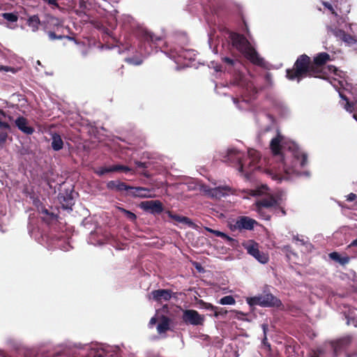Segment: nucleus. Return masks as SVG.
<instances>
[{"instance_id":"obj_20","label":"nucleus","mask_w":357,"mask_h":357,"mask_svg":"<svg viewBox=\"0 0 357 357\" xmlns=\"http://www.w3.org/2000/svg\"><path fill=\"white\" fill-rule=\"evenodd\" d=\"M40 213L43 215V220L47 224L50 225L58 221L59 215L49 209L43 207L40 210Z\"/></svg>"},{"instance_id":"obj_63","label":"nucleus","mask_w":357,"mask_h":357,"mask_svg":"<svg viewBox=\"0 0 357 357\" xmlns=\"http://www.w3.org/2000/svg\"><path fill=\"white\" fill-rule=\"evenodd\" d=\"M0 114H2L4 116H6L5 112L3 110H1V109H0Z\"/></svg>"},{"instance_id":"obj_40","label":"nucleus","mask_w":357,"mask_h":357,"mask_svg":"<svg viewBox=\"0 0 357 357\" xmlns=\"http://www.w3.org/2000/svg\"><path fill=\"white\" fill-rule=\"evenodd\" d=\"M347 324L352 325L355 327H357V317H347Z\"/></svg>"},{"instance_id":"obj_47","label":"nucleus","mask_w":357,"mask_h":357,"mask_svg":"<svg viewBox=\"0 0 357 357\" xmlns=\"http://www.w3.org/2000/svg\"><path fill=\"white\" fill-rule=\"evenodd\" d=\"M356 198L357 195L353 192H351L349 195H348L347 200L349 202H353L356 200Z\"/></svg>"},{"instance_id":"obj_31","label":"nucleus","mask_w":357,"mask_h":357,"mask_svg":"<svg viewBox=\"0 0 357 357\" xmlns=\"http://www.w3.org/2000/svg\"><path fill=\"white\" fill-rule=\"evenodd\" d=\"M88 0H79V7L77 10V13L79 14L83 13L84 15H87V12L89 10L87 8Z\"/></svg>"},{"instance_id":"obj_39","label":"nucleus","mask_w":357,"mask_h":357,"mask_svg":"<svg viewBox=\"0 0 357 357\" xmlns=\"http://www.w3.org/2000/svg\"><path fill=\"white\" fill-rule=\"evenodd\" d=\"M213 234L215 236H218V237H221L222 238H225V239H227L228 241H231L233 240L231 237L228 236L226 234L220 231H218V230H214V231H213Z\"/></svg>"},{"instance_id":"obj_52","label":"nucleus","mask_w":357,"mask_h":357,"mask_svg":"<svg viewBox=\"0 0 357 357\" xmlns=\"http://www.w3.org/2000/svg\"><path fill=\"white\" fill-rule=\"evenodd\" d=\"M261 327L263 329L264 335H266L267 331H268V324H262Z\"/></svg>"},{"instance_id":"obj_38","label":"nucleus","mask_w":357,"mask_h":357,"mask_svg":"<svg viewBox=\"0 0 357 357\" xmlns=\"http://www.w3.org/2000/svg\"><path fill=\"white\" fill-rule=\"evenodd\" d=\"M120 210L126 215V217L130 220H135L137 219L136 215L125 208H120Z\"/></svg>"},{"instance_id":"obj_8","label":"nucleus","mask_w":357,"mask_h":357,"mask_svg":"<svg viewBox=\"0 0 357 357\" xmlns=\"http://www.w3.org/2000/svg\"><path fill=\"white\" fill-rule=\"evenodd\" d=\"M243 153L234 149H229L227 155L224 157L223 161L238 165L240 172H244L245 162L243 161Z\"/></svg>"},{"instance_id":"obj_33","label":"nucleus","mask_w":357,"mask_h":357,"mask_svg":"<svg viewBox=\"0 0 357 357\" xmlns=\"http://www.w3.org/2000/svg\"><path fill=\"white\" fill-rule=\"evenodd\" d=\"M2 17L8 22H15L17 21V16L12 13H4L2 14Z\"/></svg>"},{"instance_id":"obj_45","label":"nucleus","mask_w":357,"mask_h":357,"mask_svg":"<svg viewBox=\"0 0 357 357\" xmlns=\"http://www.w3.org/2000/svg\"><path fill=\"white\" fill-rule=\"evenodd\" d=\"M0 71H5V72H12L15 73V70L13 68L6 66H0Z\"/></svg>"},{"instance_id":"obj_4","label":"nucleus","mask_w":357,"mask_h":357,"mask_svg":"<svg viewBox=\"0 0 357 357\" xmlns=\"http://www.w3.org/2000/svg\"><path fill=\"white\" fill-rule=\"evenodd\" d=\"M292 155L294 157V165L289 166L284 158H282V165L284 172L288 175L296 174L301 175L305 174L309 176V172L305 171L303 173L298 169V167H304L307 163V155L301 151L294 144L292 148Z\"/></svg>"},{"instance_id":"obj_36","label":"nucleus","mask_w":357,"mask_h":357,"mask_svg":"<svg viewBox=\"0 0 357 357\" xmlns=\"http://www.w3.org/2000/svg\"><path fill=\"white\" fill-rule=\"evenodd\" d=\"M47 34H48V36H49L50 39L52 40H56V39H62L63 38H66L68 39H71V38L69 37V36H62V35L57 36L53 31H49L47 33Z\"/></svg>"},{"instance_id":"obj_30","label":"nucleus","mask_w":357,"mask_h":357,"mask_svg":"<svg viewBox=\"0 0 357 357\" xmlns=\"http://www.w3.org/2000/svg\"><path fill=\"white\" fill-rule=\"evenodd\" d=\"M246 301L250 306L259 305L262 307L261 295L247 298Z\"/></svg>"},{"instance_id":"obj_43","label":"nucleus","mask_w":357,"mask_h":357,"mask_svg":"<svg viewBox=\"0 0 357 357\" xmlns=\"http://www.w3.org/2000/svg\"><path fill=\"white\" fill-rule=\"evenodd\" d=\"M340 257H341V255L338 252H333L329 254V257L332 260H334V261H335L337 262H338Z\"/></svg>"},{"instance_id":"obj_37","label":"nucleus","mask_w":357,"mask_h":357,"mask_svg":"<svg viewBox=\"0 0 357 357\" xmlns=\"http://www.w3.org/2000/svg\"><path fill=\"white\" fill-rule=\"evenodd\" d=\"M126 61L130 64H132V65H135V66L140 65L142 63V60L141 59H137V58H135V57L127 58L126 59Z\"/></svg>"},{"instance_id":"obj_5","label":"nucleus","mask_w":357,"mask_h":357,"mask_svg":"<svg viewBox=\"0 0 357 357\" xmlns=\"http://www.w3.org/2000/svg\"><path fill=\"white\" fill-rule=\"evenodd\" d=\"M143 42L140 45V52L142 54L149 55L153 52V47L157 48L162 39L151 32L145 31L142 36Z\"/></svg>"},{"instance_id":"obj_62","label":"nucleus","mask_w":357,"mask_h":357,"mask_svg":"<svg viewBox=\"0 0 357 357\" xmlns=\"http://www.w3.org/2000/svg\"><path fill=\"white\" fill-rule=\"evenodd\" d=\"M90 128H91V134L92 132H94V129L91 125L90 126Z\"/></svg>"},{"instance_id":"obj_13","label":"nucleus","mask_w":357,"mask_h":357,"mask_svg":"<svg viewBox=\"0 0 357 357\" xmlns=\"http://www.w3.org/2000/svg\"><path fill=\"white\" fill-rule=\"evenodd\" d=\"M242 54L246 59L250 61L252 64L264 67L265 65L264 60L259 56L256 50L252 46V45L245 50Z\"/></svg>"},{"instance_id":"obj_64","label":"nucleus","mask_w":357,"mask_h":357,"mask_svg":"<svg viewBox=\"0 0 357 357\" xmlns=\"http://www.w3.org/2000/svg\"><path fill=\"white\" fill-rule=\"evenodd\" d=\"M354 117L355 118V119L357 121V115L354 114Z\"/></svg>"},{"instance_id":"obj_11","label":"nucleus","mask_w":357,"mask_h":357,"mask_svg":"<svg viewBox=\"0 0 357 357\" xmlns=\"http://www.w3.org/2000/svg\"><path fill=\"white\" fill-rule=\"evenodd\" d=\"M257 222L248 216H240L234 225H231L230 228L232 231L235 230H252Z\"/></svg>"},{"instance_id":"obj_54","label":"nucleus","mask_w":357,"mask_h":357,"mask_svg":"<svg viewBox=\"0 0 357 357\" xmlns=\"http://www.w3.org/2000/svg\"><path fill=\"white\" fill-rule=\"evenodd\" d=\"M349 248L357 247V238L354 240L348 246Z\"/></svg>"},{"instance_id":"obj_28","label":"nucleus","mask_w":357,"mask_h":357,"mask_svg":"<svg viewBox=\"0 0 357 357\" xmlns=\"http://www.w3.org/2000/svg\"><path fill=\"white\" fill-rule=\"evenodd\" d=\"M27 24L31 28L33 31H38L40 24L39 17L37 15L29 17L27 20Z\"/></svg>"},{"instance_id":"obj_19","label":"nucleus","mask_w":357,"mask_h":357,"mask_svg":"<svg viewBox=\"0 0 357 357\" xmlns=\"http://www.w3.org/2000/svg\"><path fill=\"white\" fill-rule=\"evenodd\" d=\"M15 123L20 130L26 135H31L34 132L33 128L28 125L27 119L23 116H19Z\"/></svg>"},{"instance_id":"obj_21","label":"nucleus","mask_w":357,"mask_h":357,"mask_svg":"<svg viewBox=\"0 0 357 357\" xmlns=\"http://www.w3.org/2000/svg\"><path fill=\"white\" fill-rule=\"evenodd\" d=\"M165 213L168 215V217L169 218H171L172 220H174V221H176L177 222L185 224V225H188L189 226H191V225H193V222L188 217L181 216V215H177V214H174L171 211H167L165 212Z\"/></svg>"},{"instance_id":"obj_2","label":"nucleus","mask_w":357,"mask_h":357,"mask_svg":"<svg viewBox=\"0 0 357 357\" xmlns=\"http://www.w3.org/2000/svg\"><path fill=\"white\" fill-rule=\"evenodd\" d=\"M119 0H91V10L96 9L100 15V20L91 19V25H93L98 30L102 36L103 42L108 43L109 40L116 42V38L112 36V30L114 28V24L109 22L107 18V13L110 2H118ZM107 48L110 47L105 45Z\"/></svg>"},{"instance_id":"obj_14","label":"nucleus","mask_w":357,"mask_h":357,"mask_svg":"<svg viewBox=\"0 0 357 357\" xmlns=\"http://www.w3.org/2000/svg\"><path fill=\"white\" fill-rule=\"evenodd\" d=\"M140 207L153 215L160 214L163 210L162 203L159 200H150L141 202Z\"/></svg>"},{"instance_id":"obj_58","label":"nucleus","mask_w":357,"mask_h":357,"mask_svg":"<svg viewBox=\"0 0 357 357\" xmlns=\"http://www.w3.org/2000/svg\"><path fill=\"white\" fill-rule=\"evenodd\" d=\"M271 75L270 73H267V74L266 75V80H267V81H269V79H271Z\"/></svg>"},{"instance_id":"obj_22","label":"nucleus","mask_w":357,"mask_h":357,"mask_svg":"<svg viewBox=\"0 0 357 357\" xmlns=\"http://www.w3.org/2000/svg\"><path fill=\"white\" fill-rule=\"evenodd\" d=\"M282 137L280 135H278L277 137L272 139L271 141V149L273 153V155H280V151H281V143Z\"/></svg>"},{"instance_id":"obj_41","label":"nucleus","mask_w":357,"mask_h":357,"mask_svg":"<svg viewBox=\"0 0 357 357\" xmlns=\"http://www.w3.org/2000/svg\"><path fill=\"white\" fill-rule=\"evenodd\" d=\"M350 261V257L347 255L340 257L338 263L342 266L347 264Z\"/></svg>"},{"instance_id":"obj_49","label":"nucleus","mask_w":357,"mask_h":357,"mask_svg":"<svg viewBox=\"0 0 357 357\" xmlns=\"http://www.w3.org/2000/svg\"><path fill=\"white\" fill-rule=\"evenodd\" d=\"M293 240L296 242H300L301 244L304 245L305 242L303 239H300L298 236H294Z\"/></svg>"},{"instance_id":"obj_9","label":"nucleus","mask_w":357,"mask_h":357,"mask_svg":"<svg viewBox=\"0 0 357 357\" xmlns=\"http://www.w3.org/2000/svg\"><path fill=\"white\" fill-rule=\"evenodd\" d=\"M182 320L188 325L203 326L205 317L195 310H185L183 311Z\"/></svg>"},{"instance_id":"obj_32","label":"nucleus","mask_w":357,"mask_h":357,"mask_svg":"<svg viewBox=\"0 0 357 357\" xmlns=\"http://www.w3.org/2000/svg\"><path fill=\"white\" fill-rule=\"evenodd\" d=\"M218 303L221 305H234L236 300L232 296H225L220 299Z\"/></svg>"},{"instance_id":"obj_57","label":"nucleus","mask_w":357,"mask_h":357,"mask_svg":"<svg viewBox=\"0 0 357 357\" xmlns=\"http://www.w3.org/2000/svg\"><path fill=\"white\" fill-rule=\"evenodd\" d=\"M155 322H156V318H155V317H152V318L151 319V320H150V324H155Z\"/></svg>"},{"instance_id":"obj_53","label":"nucleus","mask_w":357,"mask_h":357,"mask_svg":"<svg viewBox=\"0 0 357 357\" xmlns=\"http://www.w3.org/2000/svg\"><path fill=\"white\" fill-rule=\"evenodd\" d=\"M274 209L275 210L279 209L282 212V215H285L286 214V211H284V209L282 207H281L280 206V203L279 202H278V206H277L276 208H274Z\"/></svg>"},{"instance_id":"obj_46","label":"nucleus","mask_w":357,"mask_h":357,"mask_svg":"<svg viewBox=\"0 0 357 357\" xmlns=\"http://www.w3.org/2000/svg\"><path fill=\"white\" fill-rule=\"evenodd\" d=\"M44 2L47 3L48 5L54 6L56 8H59V4L57 3V0H43Z\"/></svg>"},{"instance_id":"obj_27","label":"nucleus","mask_w":357,"mask_h":357,"mask_svg":"<svg viewBox=\"0 0 357 357\" xmlns=\"http://www.w3.org/2000/svg\"><path fill=\"white\" fill-rule=\"evenodd\" d=\"M352 336L350 335H346L342 337V338L339 339L337 342L335 347V351H336L337 348H343L346 347L348 345H349L352 342Z\"/></svg>"},{"instance_id":"obj_23","label":"nucleus","mask_w":357,"mask_h":357,"mask_svg":"<svg viewBox=\"0 0 357 357\" xmlns=\"http://www.w3.org/2000/svg\"><path fill=\"white\" fill-rule=\"evenodd\" d=\"M170 319L167 316L162 315L160 318V321L157 326V330L159 333H165L169 329Z\"/></svg>"},{"instance_id":"obj_17","label":"nucleus","mask_w":357,"mask_h":357,"mask_svg":"<svg viewBox=\"0 0 357 357\" xmlns=\"http://www.w3.org/2000/svg\"><path fill=\"white\" fill-rule=\"evenodd\" d=\"M173 294L174 293L171 289H159L151 292L152 298L158 303L169 301Z\"/></svg>"},{"instance_id":"obj_56","label":"nucleus","mask_w":357,"mask_h":357,"mask_svg":"<svg viewBox=\"0 0 357 357\" xmlns=\"http://www.w3.org/2000/svg\"><path fill=\"white\" fill-rule=\"evenodd\" d=\"M142 174L143 176H144L145 177H146V178H149L150 177V174H149V172L147 171L142 172Z\"/></svg>"},{"instance_id":"obj_25","label":"nucleus","mask_w":357,"mask_h":357,"mask_svg":"<svg viewBox=\"0 0 357 357\" xmlns=\"http://www.w3.org/2000/svg\"><path fill=\"white\" fill-rule=\"evenodd\" d=\"M106 352L104 349L97 344L91 342V357H105Z\"/></svg>"},{"instance_id":"obj_44","label":"nucleus","mask_w":357,"mask_h":357,"mask_svg":"<svg viewBox=\"0 0 357 357\" xmlns=\"http://www.w3.org/2000/svg\"><path fill=\"white\" fill-rule=\"evenodd\" d=\"M8 138V133L4 131H0V143H5Z\"/></svg>"},{"instance_id":"obj_48","label":"nucleus","mask_w":357,"mask_h":357,"mask_svg":"<svg viewBox=\"0 0 357 357\" xmlns=\"http://www.w3.org/2000/svg\"><path fill=\"white\" fill-rule=\"evenodd\" d=\"M136 165L139 168H146L147 165L146 162H140V161H136L135 162Z\"/></svg>"},{"instance_id":"obj_26","label":"nucleus","mask_w":357,"mask_h":357,"mask_svg":"<svg viewBox=\"0 0 357 357\" xmlns=\"http://www.w3.org/2000/svg\"><path fill=\"white\" fill-rule=\"evenodd\" d=\"M51 146L53 150L56 151L63 148V142L59 134L54 133L52 135Z\"/></svg>"},{"instance_id":"obj_35","label":"nucleus","mask_w":357,"mask_h":357,"mask_svg":"<svg viewBox=\"0 0 357 357\" xmlns=\"http://www.w3.org/2000/svg\"><path fill=\"white\" fill-rule=\"evenodd\" d=\"M227 313V310L225 307H219L216 306V310H215L213 316L215 317H218L219 316H225Z\"/></svg>"},{"instance_id":"obj_42","label":"nucleus","mask_w":357,"mask_h":357,"mask_svg":"<svg viewBox=\"0 0 357 357\" xmlns=\"http://www.w3.org/2000/svg\"><path fill=\"white\" fill-rule=\"evenodd\" d=\"M222 61L224 63H225L232 66L234 65V63H235L236 60L233 59L229 58V57H227V56H225V57L222 58Z\"/></svg>"},{"instance_id":"obj_10","label":"nucleus","mask_w":357,"mask_h":357,"mask_svg":"<svg viewBox=\"0 0 357 357\" xmlns=\"http://www.w3.org/2000/svg\"><path fill=\"white\" fill-rule=\"evenodd\" d=\"M260 160L259 153L254 149L248 151L246 156H243V161L245 162L244 172L246 175L254 170Z\"/></svg>"},{"instance_id":"obj_12","label":"nucleus","mask_w":357,"mask_h":357,"mask_svg":"<svg viewBox=\"0 0 357 357\" xmlns=\"http://www.w3.org/2000/svg\"><path fill=\"white\" fill-rule=\"evenodd\" d=\"M230 38L232 45L241 54L251 45L248 40L242 34L232 33L230 35Z\"/></svg>"},{"instance_id":"obj_50","label":"nucleus","mask_w":357,"mask_h":357,"mask_svg":"<svg viewBox=\"0 0 357 357\" xmlns=\"http://www.w3.org/2000/svg\"><path fill=\"white\" fill-rule=\"evenodd\" d=\"M262 343L265 346H268L269 348L271 347V344L268 342V339H267L266 335H264V338L262 340Z\"/></svg>"},{"instance_id":"obj_15","label":"nucleus","mask_w":357,"mask_h":357,"mask_svg":"<svg viewBox=\"0 0 357 357\" xmlns=\"http://www.w3.org/2000/svg\"><path fill=\"white\" fill-rule=\"evenodd\" d=\"M58 199L61 204V207L66 210H72V206L74 205V197L73 196V190H66L60 192L58 195Z\"/></svg>"},{"instance_id":"obj_59","label":"nucleus","mask_w":357,"mask_h":357,"mask_svg":"<svg viewBox=\"0 0 357 357\" xmlns=\"http://www.w3.org/2000/svg\"><path fill=\"white\" fill-rule=\"evenodd\" d=\"M206 231H208V232L210 233H212L213 234V231H214L215 229H213L211 228H209V227H206L205 228Z\"/></svg>"},{"instance_id":"obj_55","label":"nucleus","mask_w":357,"mask_h":357,"mask_svg":"<svg viewBox=\"0 0 357 357\" xmlns=\"http://www.w3.org/2000/svg\"><path fill=\"white\" fill-rule=\"evenodd\" d=\"M340 97H341L343 100H345L347 101V104H349V99L347 98V97L345 95H344V94H342V93H340Z\"/></svg>"},{"instance_id":"obj_29","label":"nucleus","mask_w":357,"mask_h":357,"mask_svg":"<svg viewBox=\"0 0 357 357\" xmlns=\"http://www.w3.org/2000/svg\"><path fill=\"white\" fill-rule=\"evenodd\" d=\"M231 191V188L229 186H219L213 190V195L217 197H220L228 194Z\"/></svg>"},{"instance_id":"obj_34","label":"nucleus","mask_w":357,"mask_h":357,"mask_svg":"<svg viewBox=\"0 0 357 357\" xmlns=\"http://www.w3.org/2000/svg\"><path fill=\"white\" fill-rule=\"evenodd\" d=\"M199 304L202 307V308H204L207 310H210L213 314L214 313L215 310H216V306L213 305L210 303H206L201 300L199 301Z\"/></svg>"},{"instance_id":"obj_18","label":"nucleus","mask_w":357,"mask_h":357,"mask_svg":"<svg viewBox=\"0 0 357 357\" xmlns=\"http://www.w3.org/2000/svg\"><path fill=\"white\" fill-rule=\"evenodd\" d=\"M262 307H279L282 304L281 301L273 296L272 294H265L261 295Z\"/></svg>"},{"instance_id":"obj_1","label":"nucleus","mask_w":357,"mask_h":357,"mask_svg":"<svg viewBox=\"0 0 357 357\" xmlns=\"http://www.w3.org/2000/svg\"><path fill=\"white\" fill-rule=\"evenodd\" d=\"M331 60V56L327 52L317 54L313 61L307 54H301L298 56L293 67L286 70V77L297 82L306 77H317L321 73V68Z\"/></svg>"},{"instance_id":"obj_7","label":"nucleus","mask_w":357,"mask_h":357,"mask_svg":"<svg viewBox=\"0 0 357 357\" xmlns=\"http://www.w3.org/2000/svg\"><path fill=\"white\" fill-rule=\"evenodd\" d=\"M243 246L246 250L247 252L259 262L261 264H266L268 261V255L259 250V245L257 242L250 240L243 243Z\"/></svg>"},{"instance_id":"obj_24","label":"nucleus","mask_w":357,"mask_h":357,"mask_svg":"<svg viewBox=\"0 0 357 357\" xmlns=\"http://www.w3.org/2000/svg\"><path fill=\"white\" fill-rule=\"evenodd\" d=\"M334 34L336 37L339 38L342 41L351 44L354 42V38L350 34L347 33L344 31L342 29H337L334 31Z\"/></svg>"},{"instance_id":"obj_3","label":"nucleus","mask_w":357,"mask_h":357,"mask_svg":"<svg viewBox=\"0 0 357 357\" xmlns=\"http://www.w3.org/2000/svg\"><path fill=\"white\" fill-rule=\"evenodd\" d=\"M107 188L110 190L123 193L132 197H151V189L144 187H134L119 180L110 181L107 183Z\"/></svg>"},{"instance_id":"obj_60","label":"nucleus","mask_w":357,"mask_h":357,"mask_svg":"<svg viewBox=\"0 0 357 357\" xmlns=\"http://www.w3.org/2000/svg\"><path fill=\"white\" fill-rule=\"evenodd\" d=\"M206 231H208V232L210 233H212L213 234V231H214L215 229H213L211 228H209V227H206L205 228Z\"/></svg>"},{"instance_id":"obj_61","label":"nucleus","mask_w":357,"mask_h":357,"mask_svg":"<svg viewBox=\"0 0 357 357\" xmlns=\"http://www.w3.org/2000/svg\"><path fill=\"white\" fill-rule=\"evenodd\" d=\"M311 357H319V354L317 352H314Z\"/></svg>"},{"instance_id":"obj_51","label":"nucleus","mask_w":357,"mask_h":357,"mask_svg":"<svg viewBox=\"0 0 357 357\" xmlns=\"http://www.w3.org/2000/svg\"><path fill=\"white\" fill-rule=\"evenodd\" d=\"M328 68H329V70L331 71H333L335 75H337V72L338 71V70H337V68L335 66H329Z\"/></svg>"},{"instance_id":"obj_16","label":"nucleus","mask_w":357,"mask_h":357,"mask_svg":"<svg viewBox=\"0 0 357 357\" xmlns=\"http://www.w3.org/2000/svg\"><path fill=\"white\" fill-rule=\"evenodd\" d=\"M132 172V174H135V172L132 171L131 168H130L128 166L123 165H114L110 167H100L98 169L94 170V172L97 174L98 176H102L106 173H110V172Z\"/></svg>"},{"instance_id":"obj_6","label":"nucleus","mask_w":357,"mask_h":357,"mask_svg":"<svg viewBox=\"0 0 357 357\" xmlns=\"http://www.w3.org/2000/svg\"><path fill=\"white\" fill-rule=\"evenodd\" d=\"M255 205L257 213L264 216L265 219L268 220L270 219V215H266L265 210L271 211L273 208H276V206H278V200L273 196H267L256 201Z\"/></svg>"}]
</instances>
